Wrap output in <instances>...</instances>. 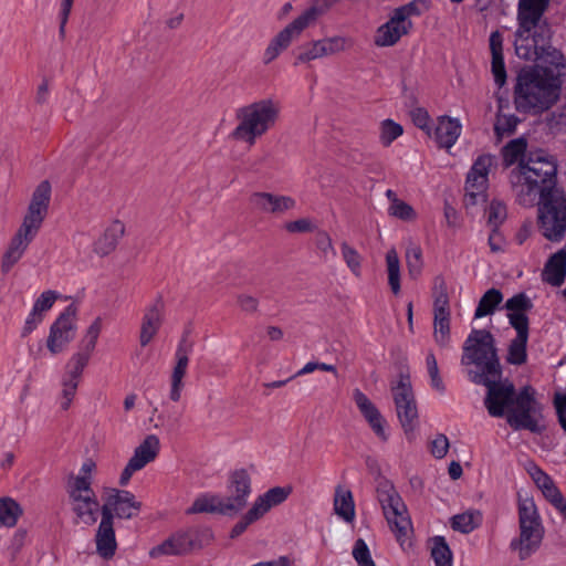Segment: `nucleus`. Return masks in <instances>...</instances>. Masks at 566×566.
I'll list each match as a JSON object with an SVG mask.
<instances>
[{"instance_id": "4d7b16f0", "label": "nucleus", "mask_w": 566, "mask_h": 566, "mask_svg": "<svg viewBox=\"0 0 566 566\" xmlns=\"http://www.w3.org/2000/svg\"><path fill=\"white\" fill-rule=\"evenodd\" d=\"M526 149V143L524 139L518 138L511 140L505 147H504V159L507 165H512L515 163L518 157L525 151Z\"/></svg>"}, {"instance_id": "423d86ee", "label": "nucleus", "mask_w": 566, "mask_h": 566, "mask_svg": "<svg viewBox=\"0 0 566 566\" xmlns=\"http://www.w3.org/2000/svg\"><path fill=\"white\" fill-rule=\"evenodd\" d=\"M281 115V103L274 98H261L235 111L238 122L230 139L253 146L258 139L275 127Z\"/></svg>"}, {"instance_id": "e2e57ef3", "label": "nucleus", "mask_w": 566, "mask_h": 566, "mask_svg": "<svg viewBox=\"0 0 566 566\" xmlns=\"http://www.w3.org/2000/svg\"><path fill=\"white\" fill-rule=\"evenodd\" d=\"M545 499L559 512L562 509H565L566 499L563 496L558 488L555 485H551L546 491L542 492Z\"/></svg>"}, {"instance_id": "9d476101", "label": "nucleus", "mask_w": 566, "mask_h": 566, "mask_svg": "<svg viewBox=\"0 0 566 566\" xmlns=\"http://www.w3.org/2000/svg\"><path fill=\"white\" fill-rule=\"evenodd\" d=\"M537 227L551 242H560L566 235V192L553 190L538 198Z\"/></svg>"}, {"instance_id": "4c0bfd02", "label": "nucleus", "mask_w": 566, "mask_h": 566, "mask_svg": "<svg viewBox=\"0 0 566 566\" xmlns=\"http://www.w3.org/2000/svg\"><path fill=\"white\" fill-rule=\"evenodd\" d=\"M322 45L323 56H331L338 54L340 52H345L349 50L354 42L350 38L335 35L329 38H324L319 40Z\"/></svg>"}, {"instance_id": "412c9836", "label": "nucleus", "mask_w": 566, "mask_h": 566, "mask_svg": "<svg viewBox=\"0 0 566 566\" xmlns=\"http://www.w3.org/2000/svg\"><path fill=\"white\" fill-rule=\"evenodd\" d=\"M411 28V20H405L394 11L390 19L378 28L375 44L377 46H392L402 35L407 34Z\"/></svg>"}, {"instance_id": "c9c22d12", "label": "nucleus", "mask_w": 566, "mask_h": 566, "mask_svg": "<svg viewBox=\"0 0 566 566\" xmlns=\"http://www.w3.org/2000/svg\"><path fill=\"white\" fill-rule=\"evenodd\" d=\"M386 266L388 274V284L395 295L400 293V261L395 248L388 250L386 254Z\"/></svg>"}, {"instance_id": "6e6d98bb", "label": "nucleus", "mask_w": 566, "mask_h": 566, "mask_svg": "<svg viewBox=\"0 0 566 566\" xmlns=\"http://www.w3.org/2000/svg\"><path fill=\"white\" fill-rule=\"evenodd\" d=\"M290 492L291 490L289 488L275 486L268 490L261 496L263 501L266 503V505H269V509L271 510L273 506L283 503L287 499Z\"/></svg>"}, {"instance_id": "f704fd0d", "label": "nucleus", "mask_w": 566, "mask_h": 566, "mask_svg": "<svg viewBox=\"0 0 566 566\" xmlns=\"http://www.w3.org/2000/svg\"><path fill=\"white\" fill-rule=\"evenodd\" d=\"M503 294L497 289L488 290L480 298L475 308L474 317L481 318L488 315H492L496 307L502 303Z\"/></svg>"}, {"instance_id": "473e14b6", "label": "nucleus", "mask_w": 566, "mask_h": 566, "mask_svg": "<svg viewBox=\"0 0 566 566\" xmlns=\"http://www.w3.org/2000/svg\"><path fill=\"white\" fill-rule=\"evenodd\" d=\"M190 514L193 513H220L230 514L226 509L223 496L219 495H202L195 500L192 505L187 511Z\"/></svg>"}, {"instance_id": "338daca9", "label": "nucleus", "mask_w": 566, "mask_h": 566, "mask_svg": "<svg viewBox=\"0 0 566 566\" xmlns=\"http://www.w3.org/2000/svg\"><path fill=\"white\" fill-rule=\"evenodd\" d=\"M285 230L290 233H304L313 230L312 221L307 218H301L294 221L286 222Z\"/></svg>"}, {"instance_id": "5fc2aeb1", "label": "nucleus", "mask_w": 566, "mask_h": 566, "mask_svg": "<svg viewBox=\"0 0 566 566\" xmlns=\"http://www.w3.org/2000/svg\"><path fill=\"white\" fill-rule=\"evenodd\" d=\"M290 492L291 490L289 488L275 486L268 490L261 496L263 501L266 503V505H269V509L271 510L273 506L283 503L287 499Z\"/></svg>"}, {"instance_id": "b1692460", "label": "nucleus", "mask_w": 566, "mask_h": 566, "mask_svg": "<svg viewBox=\"0 0 566 566\" xmlns=\"http://www.w3.org/2000/svg\"><path fill=\"white\" fill-rule=\"evenodd\" d=\"M102 331V319L96 317L87 327L86 333L81 340L80 350L72 355L70 361L86 367L95 350L97 339Z\"/></svg>"}, {"instance_id": "c756f323", "label": "nucleus", "mask_w": 566, "mask_h": 566, "mask_svg": "<svg viewBox=\"0 0 566 566\" xmlns=\"http://www.w3.org/2000/svg\"><path fill=\"white\" fill-rule=\"evenodd\" d=\"M490 49L492 53V74L499 87L506 82V71L503 57V39L499 31H494L490 35Z\"/></svg>"}, {"instance_id": "864d4df0", "label": "nucleus", "mask_w": 566, "mask_h": 566, "mask_svg": "<svg viewBox=\"0 0 566 566\" xmlns=\"http://www.w3.org/2000/svg\"><path fill=\"white\" fill-rule=\"evenodd\" d=\"M388 212L390 216L403 221H411L416 219V212L413 208L402 200H394V205L389 206Z\"/></svg>"}, {"instance_id": "0e129e2a", "label": "nucleus", "mask_w": 566, "mask_h": 566, "mask_svg": "<svg viewBox=\"0 0 566 566\" xmlns=\"http://www.w3.org/2000/svg\"><path fill=\"white\" fill-rule=\"evenodd\" d=\"M316 245L324 259L335 256L336 252L333 245L332 238L326 232H321L317 235Z\"/></svg>"}, {"instance_id": "e433bc0d", "label": "nucleus", "mask_w": 566, "mask_h": 566, "mask_svg": "<svg viewBox=\"0 0 566 566\" xmlns=\"http://www.w3.org/2000/svg\"><path fill=\"white\" fill-rule=\"evenodd\" d=\"M21 514L22 509L14 500L10 497L0 499V526L13 527Z\"/></svg>"}, {"instance_id": "09e8293b", "label": "nucleus", "mask_w": 566, "mask_h": 566, "mask_svg": "<svg viewBox=\"0 0 566 566\" xmlns=\"http://www.w3.org/2000/svg\"><path fill=\"white\" fill-rule=\"evenodd\" d=\"M406 263L410 276L416 277L422 269V251L418 245H410L406 251Z\"/></svg>"}, {"instance_id": "f8f14e48", "label": "nucleus", "mask_w": 566, "mask_h": 566, "mask_svg": "<svg viewBox=\"0 0 566 566\" xmlns=\"http://www.w3.org/2000/svg\"><path fill=\"white\" fill-rule=\"evenodd\" d=\"M66 495L75 525L92 526L97 522L98 515H102V505L88 483L84 485L83 482L76 488L66 486Z\"/></svg>"}, {"instance_id": "1a4fd4ad", "label": "nucleus", "mask_w": 566, "mask_h": 566, "mask_svg": "<svg viewBox=\"0 0 566 566\" xmlns=\"http://www.w3.org/2000/svg\"><path fill=\"white\" fill-rule=\"evenodd\" d=\"M507 318L516 331V337L509 346L506 360L513 365H522L526 361V345L528 340V317L526 315L533 308L531 298L525 293H517L505 302Z\"/></svg>"}, {"instance_id": "0eeeda50", "label": "nucleus", "mask_w": 566, "mask_h": 566, "mask_svg": "<svg viewBox=\"0 0 566 566\" xmlns=\"http://www.w3.org/2000/svg\"><path fill=\"white\" fill-rule=\"evenodd\" d=\"M461 364L474 366L468 370V377L474 384L485 382L488 377H502L493 335L485 329L472 331L464 343Z\"/></svg>"}, {"instance_id": "de8ad7c7", "label": "nucleus", "mask_w": 566, "mask_h": 566, "mask_svg": "<svg viewBox=\"0 0 566 566\" xmlns=\"http://www.w3.org/2000/svg\"><path fill=\"white\" fill-rule=\"evenodd\" d=\"M353 399L366 420L369 418L378 417L380 413L371 400L359 389L354 390Z\"/></svg>"}, {"instance_id": "dca6fc26", "label": "nucleus", "mask_w": 566, "mask_h": 566, "mask_svg": "<svg viewBox=\"0 0 566 566\" xmlns=\"http://www.w3.org/2000/svg\"><path fill=\"white\" fill-rule=\"evenodd\" d=\"M159 450V438L155 434H148L143 442L135 448L132 458L128 460L119 476V484L122 486L127 485L135 472L140 471L157 458Z\"/></svg>"}, {"instance_id": "c03bdc74", "label": "nucleus", "mask_w": 566, "mask_h": 566, "mask_svg": "<svg viewBox=\"0 0 566 566\" xmlns=\"http://www.w3.org/2000/svg\"><path fill=\"white\" fill-rule=\"evenodd\" d=\"M96 470V463L92 459H86L80 470V474H71L67 478L66 486L76 488L78 484L88 483V488H93V473Z\"/></svg>"}, {"instance_id": "2f4dec72", "label": "nucleus", "mask_w": 566, "mask_h": 566, "mask_svg": "<svg viewBox=\"0 0 566 566\" xmlns=\"http://www.w3.org/2000/svg\"><path fill=\"white\" fill-rule=\"evenodd\" d=\"M432 297H433V316L434 315H451L448 286H447V282H446L444 277L441 275L436 276L433 280Z\"/></svg>"}, {"instance_id": "4be33fe9", "label": "nucleus", "mask_w": 566, "mask_h": 566, "mask_svg": "<svg viewBox=\"0 0 566 566\" xmlns=\"http://www.w3.org/2000/svg\"><path fill=\"white\" fill-rule=\"evenodd\" d=\"M96 553L105 560L112 559L117 551V541L115 535L114 522L106 513L102 516L94 536Z\"/></svg>"}, {"instance_id": "bf43d9fd", "label": "nucleus", "mask_w": 566, "mask_h": 566, "mask_svg": "<svg viewBox=\"0 0 566 566\" xmlns=\"http://www.w3.org/2000/svg\"><path fill=\"white\" fill-rule=\"evenodd\" d=\"M527 472L530 473L536 486L542 492L546 491L551 485L554 484L552 478L548 476L544 471H542V469H539L536 464H530L527 468Z\"/></svg>"}, {"instance_id": "7ed1b4c3", "label": "nucleus", "mask_w": 566, "mask_h": 566, "mask_svg": "<svg viewBox=\"0 0 566 566\" xmlns=\"http://www.w3.org/2000/svg\"><path fill=\"white\" fill-rule=\"evenodd\" d=\"M517 17L515 32V52L521 59L538 61L553 73L548 66L559 70L565 67V59L560 51L551 44L552 29L544 17Z\"/></svg>"}, {"instance_id": "603ef678", "label": "nucleus", "mask_w": 566, "mask_h": 566, "mask_svg": "<svg viewBox=\"0 0 566 566\" xmlns=\"http://www.w3.org/2000/svg\"><path fill=\"white\" fill-rule=\"evenodd\" d=\"M353 557L358 566H376L371 558L370 551L363 538H358L353 547Z\"/></svg>"}, {"instance_id": "6e6552de", "label": "nucleus", "mask_w": 566, "mask_h": 566, "mask_svg": "<svg viewBox=\"0 0 566 566\" xmlns=\"http://www.w3.org/2000/svg\"><path fill=\"white\" fill-rule=\"evenodd\" d=\"M518 536L513 538L510 547L524 560L532 556L541 547L545 530L533 499L521 494L517 503Z\"/></svg>"}, {"instance_id": "ddd939ff", "label": "nucleus", "mask_w": 566, "mask_h": 566, "mask_svg": "<svg viewBox=\"0 0 566 566\" xmlns=\"http://www.w3.org/2000/svg\"><path fill=\"white\" fill-rule=\"evenodd\" d=\"M318 10H305L301 15L281 30L268 44L263 53V63L273 62L301 33L311 24L315 23V14Z\"/></svg>"}, {"instance_id": "f03ea898", "label": "nucleus", "mask_w": 566, "mask_h": 566, "mask_svg": "<svg viewBox=\"0 0 566 566\" xmlns=\"http://www.w3.org/2000/svg\"><path fill=\"white\" fill-rule=\"evenodd\" d=\"M557 165L552 156L544 151L530 154L511 170L510 180L513 192L520 205L533 206L536 198L553 190H562L556 186Z\"/></svg>"}, {"instance_id": "aec40b11", "label": "nucleus", "mask_w": 566, "mask_h": 566, "mask_svg": "<svg viewBox=\"0 0 566 566\" xmlns=\"http://www.w3.org/2000/svg\"><path fill=\"white\" fill-rule=\"evenodd\" d=\"M229 492V496H223L226 509L230 514H235L245 506L251 492L250 476L247 471L238 470L232 473Z\"/></svg>"}, {"instance_id": "c85d7f7f", "label": "nucleus", "mask_w": 566, "mask_h": 566, "mask_svg": "<svg viewBox=\"0 0 566 566\" xmlns=\"http://www.w3.org/2000/svg\"><path fill=\"white\" fill-rule=\"evenodd\" d=\"M461 134V124L458 119L440 116L434 128V138L440 147L451 148Z\"/></svg>"}, {"instance_id": "774afa93", "label": "nucleus", "mask_w": 566, "mask_h": 566, "mask_svg": "<svg viewBox=\"0 0 566 566\" xmlns=\"http://www.w3.org/2000/svg\"><path fill=\"white\" fill-rule=\"evenodd\" d=\"M371 428V430L375 432V434L381 440L387 441L388 434L386 432V420L381 416V413L378 415V417L369 418L366 420Z\"/></svg>"}, {"instance_id": "8fccbe9b", "label": "nucleus", "mask_w": 566, "mask_h": 566, "mask_svg": "<svg viewBox=\"0 0 566 566\" xmlns=\"http://www.w3.org/2000/svg\"><path fill=\"white\" fill-rule=\"evenodd\" d=\"M322 45L319 40L312 41L301 48L296 56V63H308L314 60L323 59Z\"/></svg>"}, {"instance_id": "f3484780", "label": "nucleus", "mask_w": 566, "mask_h": 566, "mask_svg": "<svg viewBox=\"0 0 566 566\" xmlns=\"http://www.w3.org/2000/svg\"><path fill=\"white\" fill-rule=\"evenodd\" d=\"M75 310L69 306L52 324L46 347L52 355L62 353L75 336Z\"/></svg>"}, {"instance_id": "393cba45", "label": "nucleus", "mask_w": 566, "mask_h": 566, "mask_svg": "<svg viewBox=\"0 0 566 566\" xmlns=\"http://www.w3.org/2000/svg\"><path fill=\"white\" fill-rule=\"evenodd\" d=\"M84 366L67 361L65 374L62 378L61 408L67 410L75 397Z\"/></svg>"}, {"instance_id": "9b49d317", "label": "nucleus", "mask_w": 566, "mask_h": 566, "mask_svg": "<svg viewBox=\"0 0 566 566\" xmlns=\"http://www.w3.org/2000/svg\"><path fill=\"white\" fill-rule=\"evenodd\" d=\"M377 499L381 505L390 530L402 544L403 539L411 531V522L407 515V507L400 495L390 482L382 481L377 486Z\"/></svg>"}, {"instance_id": "79ce46f5", "label": "nucleus", "mask_w": 566, "mask_h": 566, "mask_svg": "<svg viewBox=\"0 0 566 566\" xmlns=\"http://www.w3.org/2000/svg\"><path fill=\"white\" fill-rule=\"evenodd\" d=\"M431 557L436 566H452V552L444 537L437 536L433 538Z\"/></svg>"}, {"instance_id": "a18cd8bd", "label": "nucleus", "mask_w": 566, "mask_h": 566, "mask_svg": "<svg viewBox=\"0 0 566 566\" xmlns=\"http://www.w3.org/2000/svg\"><path fill=\"white\" fill-rule=\"evenodd\" d=\"M403 133V128L400 124L392 119H385L380 123L379 139L382 146L388 147L394 140L400 137Z\"/></svg>"}, {"instance_id": "6ab92c4d", "label": "nucleus", "mask_w": 566, "mask_h": 566, "mask_svg": "<svg viewBox=\"0 0 566 566\" xmlns=\"http://www.w3.org/2000/svg\"><path fill=\"white\" fill-rule=\"evenodd\" d=\"M249 201L260 213L274 218H281L296 207V200L293 197L266 191L253 192Z\"/></svg>"}, {"instance_id": "052dcab7", "label": "nucleus", "mask_w": 566, "mask_h": 566, "mask_svg": "<svg viewBox=\"0 0 566 566\" xmlns=\"http://www.w3.org/2000/svg\"><path fill=\"white\" fill-rule=\"evenodd\" d=\"M57 296L56 292L51 290L43 292L34 302L32 311L44 315V313L53 306Z\"/></svg>"}, {"instance_id": "69168bd1", "label": "nucleus", "mask_w": 566, "mask_h": 566, "mask_svg": "<svg viewBox=\"0 0 566 566\" xmlns=\"http://www.w3.org/2000/svg\"><path fill=\"white\" fill-rule=\"evenodd\" d=\"M449 450V440L444 434H438L431 442V453L437 459H442Z\"/></svg>"}, {"instance_id": "4468645a", "label": "nucleus", "mask_w": 566, "mask_h": 566, "mask_svg": "<svg viewBox=\"0 0 566 566\" xmlns=\"http://www.w3.org/2000/svg\"><path fill=\"white\" fill-rule=\"evenodd\" d=\"M392 396L405 432L412 431L418 419V410L408 376L400 377L397 386L392 387Z\"/></svg>"}, {"instance_id": "20e7f679", "label": "nucleus", "mask_w": 566, "mask_h": 566, "mask_svg": "<svg viewBox=\"0 0 566 566\" xmlns=\"http://www.w3.org/2000/svg\"><path fill=\"white\" fill-rule=\"evenodd\" d=\"M51 200V185L41 181L34 189L22 223L11 238L1 260L2 273H8L23 256L38 235L48 214Z\"/></svg>"}, {"instance_id": "bb28decb", "label": "nucleus", "mask_w": 566, "mask_h": 566, "mask_svg": "<svg viewBox=\"0 0 566 566\" xmlns=\"http://www.w3.org/2000/svg\"><path fill=\"white\" fill-rule=\"evenodd\" d=\"M566 277V250L560 249L545 263L542 279L552 286H560Z\"/></svg>"}, {"instance_id": "3c124183", "label": "nucleus", "mask_w": 566, "mask_h": 566, "mask_svg": "<svg viewBox=\"0 0 566 566\" xmlns=\"http://www.w3.org/2000/svg\"><path fill=\"white\" fill-rule=\"evenodd\" d=\"M427 370L430 376L431 386L434 390L440 394H443L446 390L443 380L440 376L439 367L437 359L432 353H429L426 358Z\"/></svg>"}, {"instance_id": "39448f33", "label": "nucleus", "mask_w": 566, "mask_h": 566, "mask_svg": "<svg viewBox=\"0 0 566 566\" xmlns=\"http://www.w3.org/2000/svg\"><path fill=\"white\" fill-rule=\"evenodd\" d=\"M558 94V76L547 67L524 70L517 76L514 103L517 111L536 114L548 109Z\"/></svg>"}, {"instance_id": "13d9d810", "label": "nucleus", "mask_w": 566, "mask_h": 566, "mask_svg": "<svg viewBox=\"0 0 566 566\" xmlns=\"http://www.w3.org/2000/svg\"><path fill=\"white\" fill-rule=\"evenodd\" d=\"M235 303L245 314H255L259 311V298L249 293H239Z\"/></svg>"}, {"instance_id": "7c9ffc66", "label": "nucleus", "mask_w": 566, "mask_h": 566, "mask_svg": "<svg viewBox=\"0 0 566 566\" xmlns=\"http://www.w3.org/2000/svg\"><path fill=\"white\" fill-rule=\"evenodd\" d=\"M334 511L345 522H353L355 518V503L350 490L337 485L334 494Z\"/></svg>"}, {"instance_id": "a878e982", "label": "nucleus", "mask_w": 566, "mask_h": 566, "mask_svg": "<svg viewBox=\"0 0 566 566\" xmlns=\"http://www.w3.org/2000/svg\"><path fill=\"white\" fill-rule=\"evenodd\" d=\"M192 548V539L188 533H177L160 545L153 547L149 552L151 557H159L161 555H182L190 552Z\"/></svg>"}, {"instance_id": "72a5a7b5", "label": "nucleus", "mask_w": 566, "mask_h": 566, "mask_svg": "<svg viewBox=\"0 0 566 566\" xmlns=\"http://www.w3.org/2000/svg\"><path fill=\"white\" fill-rule=\"evenodd\" d=\"M482 523V514L478 510H470L457 514L451 520V527L463 534H469L478 528Z\"/></svg>"}, {"instance_id": "58836bf2", "label": "nucleus", "mask_w": 566, "mask_h": 566, "mask_svg": "<svg viewBox=\"0 0 566 566\" xmlns=\"http://www.w3.org/2000/svg\"><path fill=\"white\" fill-rule=\"evenodd\" d=\"M340 253L342 258L352 272V274L356 277L361 275V265H363V256L360 253L352 247L347 241H343L340 243Z\"/></svg>"}, {"instance_id": "a211bd4d", "label": "nucleus", "mask_w": 566, "mask_h": 566, "mask_svg": "<svg viewBox=\"0 0 566 566\" xmlns=\"http://www.w3.org/2000/svg\"><path fill=\"white\" fill-rule=\"evenodd\" d=\"M140 509L142 502L137 501L133 493L114 489L102 505V516L108 513L113 522L115 516L129 520L137 516Z\"/></svg>"}, {"instance_id": "a19ab883", "label": "nucleus", "mask_w": 566, "mask_h": 566, "mask_svg": "<svg viewBox=\"0 0 566 566\" xmlns=\"http://www.w3.org/2000/svg\"><path fill=\"white\" fill-rule=\"evenodd\" d=\"M549 2L551 0H518L517 17H544Z\"/></svg>"}, {"instance_id": "ea45409f", "label": "nucleus", "mask_w": 566, "mask_h": 566, "mask_svg": "<svg viewBox=\"0 0 566 566\" xmlns=\"http://www.w3.org/2000/svg\"><path fill=\"white\" fill-rule=\"evenodd\" d=\"M486 223L491 229H500L506 220V206L500 200H492L484 212Z\"/></svg>"}, {"instance_id": "f257e3e1", "label": "nucleus", "mask_w": 566, "mask_h": 566, "mask_svg": "<svg viewBox=\"0 0 566 566\" xmlns=\"http://www.w3.org/2000/svg\"><path fill=\"white\" fill-rule=\"evenodd\" d=\"M502 377H488L480 382L488 388L484 406L491 417L506 418L513 430H528L539 433L544 430L542 406L535 398L531 386L523 387L516 392L513 382Z\"/></svg>"}, {"instance_id": "680f3d73", "label": "nucleus", "mask_w": 566, "mask_h": 566, "mask_svg": "<svg viewBox=\"0 0 566 566\" xmlns=\"http://www.w3.org/2000/svg\"><path fill=\"white\" fill-rule=\"evenodd\" d=\"M518 119L514 115H499L495 124V130L499 135L511 134L514 132Z\"/></svg>"}, {"instance_id": "5701e85b", "label": "nucleus", "mask_w": 566, "mask_h": 566, "mask_svg": "<svg viewBox=\"0 0 566 566\" xmlns=\"http://www.w3.org/2000/svg\"><path fill=\"white\" fill-rule=\"evenodd\" d=\"M164 322V306L160 301L149 305L143 315L139 332V344L146 347L157 335Z\"/></svg>"}, {"instance_id": "37998d69", "label": "nucleus", "mask_w": 566, "mask_h": 566, "mask_svg": "<svg viewBox=\"0 0 566 566\" xmlns=\"http://www.w3.org/2000/svg\"><path fill=\"white\" fill-rule=\"evenodd\" d=\"M450 316L451 315L433 316V337L440 347H447L450 342Z\"/></svg>"}, {"instance_id": "2eb2a0df", "label": "nucleus", "mask_w": 566, "mask_h": 566, "mask_svg": "<svg viewBox=\"0 0 566 566\" xmlns=\"http://www.w3.org/2000/svg\"><path fill=\"white\" fill-rule=\"evenodd\" d=\"M492 166L493 157L490 155H481L473 163L465 181L467 206H474L480 198H484Z\"/></svg>"}, {"instance_id": "49530a36", "label": "nucleus", "mask_w": 566, "mask_h": 566, "mask_svg": "<svg viewBox=\"0 0 566 566\" xmlns=\"http://www.w3.org/2000/svg\"><path fill=\"white\" fill-rule=\"evenodd\" d=\"M431 7L430 0H413L405 6H401L395 10L405 20H410L411 15H420L427 12Z\"/></svg>"}, {"instance_id": "cd10ccee", "label": "nucleus", "mask_w": 566, "mask_h": 566, "mask_svg": "<svg viewBox=\"0 0 566 566\" xmlns=\"http://www.w3.org/2000/svg\"><path fill=\"white\" fill-rule=\"evenodd\" d=\"M125 233V226L119 220H114L104 231V233L95 241L94 252L101 256L112 253L120 238Z\"/></svg>"}]
</instances>
